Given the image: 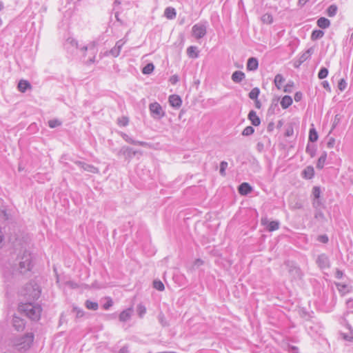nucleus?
<instances>
[{"label":"nucleus","mask_w":353,"mask_h":353,"mask_svg":"<svg viewBox=\"0 0 353 353\" xmlns=\"http://www.w3.org/2000/svg\"><path fill=\"white\" fill-rule=\"evenodd\" d=\"M34 340V335L32 333H28L21 339V342L17 344L19 349H28Z\"/></svg>","instance_id":"8"},{"label":"nucleus","mask_w":353,"mask_h":353,"mask_svg":"<svg viewBox=\"0 0 353 353\" xmlns=\"http://www.w3.org/2000/svg\"><path fill=\"white\" fill-rule=\"evenodd\" d=\"M290 207L293 210L301 209L303 208V204L299 200L295 199L290 203Z\"/></svg>","instance_id":"40"},{"label":"nucleus","mask_w":353,"mask_h":353,"mask_svg":"<svg viewBox=\"0 0 353 353\" xmlns=\"http://www.w3.org/2000/svg\"><path fill=\"white\" fill-rule=\"evenodd\" d=\"M85 306L87 309L91 310H97L98 309L99 305L97 302H94L90 300H87L85 302Z\"/></svg>","instance_id":"37"},{"label":"nucleus","mask_w":353,"mask_h":353,"mask_svg":"<svg viewBox=\"0 0 353 353\" xmlns=\"http://www.w3.org/2000/svg\"><path fill=\"white\" fill-rule=\"evenodd\" d=\"M123 43L121 40L117 42L114 48H112V56L117 57L120 53L121 48Z\"/></svg>","instance_id":"32"},{"label":"nucleus","mask_w":353,"mask_h":353,"mask_svg":"<svg viewBox=\"0 0 353 353\" xmlns=\"http://www.w3.org/2000/svg\"><path fill=\"white\" fill-rule=\"evenodd\" d=\"M153 287L159 291H163L165 289L163 283L159 280L153 281Z\"/></svg>","instance_id":"46"},{"label":"nucleus","mask_w":353,"mask_h":353,"mask_svg":"<svg viewBox=\"0 0 353 353\" xmlns=\"http://www.w3.org/2000/svg\"><path fill=\"white\" fill-rule=\"evenodd\" d=\"M328 70L325 68V67H323L320 69L319 73H318V77L319 79H323L325 78H326L328 75Z\"/></svg>","instance_id":"42"},{"label":"nucleus","mask_w":353,"mask_h":353,"mask_svg":"<svg viewBox=\"0 0 353 353\" xmlns=\"http://www.w3.org/2000/svg\"><path fill=\"white\" fill-rule=\"evenodd\" d=\"M74 163L77 166H79L82 170L92 173H95L97 172V168H96L92 165L87 164L85 162L77 161L74 162Z\"/></svg>","instance_id":"13"},{"label":"nucleus","mask_w":353,"mask_h":353,"mask_svg":"<svg viewBox=\"0 0 353 353\" xmlns=\"http://www.w3.org/2000/svg\"><path fill=\"white\" fill-rule=\"evenodd\" d=\"M294 85L293 81H289L284 87L283 92L290 93Z\"/></svg>","instance_id":"52"},{"label":"nucleus","mask_w":353,"mask_h":353,"mask_svg":"<svg viewBox=\"0 0 353 353\" xmlns=\"http://www.w3.org/2000/svg\"><path fill=\"white\" fill-rule=\"evenodd\" d=\"M302 175L305 179H312L314 175V170L313 167L307 166L305 169H304L303 170Z\"/></svg>","instance_id":"29"},{"label":"nucleus","mask_w":353,"mask_h":353,"mask_svg":"<svg viewBox=\"0 0 353 353\" xmlns=\"http://www.w3.org/2000/svg\"><path fill=\"white\" fill-rule=\"evenodd\" d=\"M303 98V94L301 92H296L294 94V99L295 101L299 102Z\"/></svg>","instance_id":"56"},{"label":"nucleus","mask_w":353,"mask_h":353,"mask_svg":"<svg viewBox=\"0 0 353 353\" xmlns=\"http://www.w3.org/2000/svg\"><path fill=\"white\" fill-rule=\"evenodd\" d=\"M65 45L68 46V48H69L70 46L77 49L79 48L78 42L73 38H68L66 40Z\"/></svg>","instance_id":"45"},{"label":"nucleus","mask_w":353,"mask_h":353,"mask_svg":"<svg viewBox=\"0 0 353 353\" xmlns=\"http://www.w3.org/2000/svg\"><path fill=\"white\" fill-rule=\"evenodd\" d=\"M32 85L29 81L21 79L19 81L17 88L21 92H25L27 90L31 89Z\"/></svg>","instance_id":"22"},{"label":"nucleus","mask_w":353,"mask_h":353,"mask_svg":"<svg viewBox=\"0 0 353 353\" xmlns=\"http://www.w3.org/2000/svg\"><path fill=\"white\" fill-rule=\"evenodd\" d=\"M336 286H337V288H338L339 291L343 295H344L345 294H346V293L350 292L349 288H348V286L347 285L338 283V284H336Z\"/></svg>","instance_id":"44"},{"label":"nucleus","mask_w":353,"mask_h":353,"mask_svg":"<svg viewBox=\"0 0 353 353\" xmlns=\"http://www.w3.org/2000/svg\"><path fill=\"white\" fill-rule=\"evenodd\" d=\"M119 353H128L127 346H123L122 348H121Z\"/></svg>","instance_id":"64"},{"label":"nucleus","mask_w":353,"mask_h":353,"mask_svg":"<svg viewBox=\"0 0 353 353\" xmlns=\"http://www.w3.org/2000/svg\"><path fill=\"white\" fill-rule=\"evenodd\" d=\"M207 33V26L204 23H196L192 28V36L196 39L203 38Z\"/></svg>","instance_id":"7"},{"label":"nucleus","mask_w":353,"mask_h":353,"mask_svg":"<svg viewBox=\"0 0 353 353\" xmlns=\"http://www.w3.org/2000/svg\"><path fill=\"white\" fill-rule=\"evenodd\" d=\"M164 16L168 19H173L176 16V10L172 7H168L164 11Z\"/></svg>","instance_id":"28"},{"label":"nucleus","mask_w":353,"mask_h":353,"mask_svg":"<svg viewBox=\"0 0 353 353\" xmlns=\"http://www.w3.org/2000/svg\"><path fill=\"white\" fill-rule=\"evenodd\" d=\"M327 159V152L325 151L323 152L321 156L319 157L317 163H316V168L318 170H322L324 168L325 161Z\"/></svg>","instance_id":"23"},{"label":"nucleus","mask_w":353,"mask_h":353,"mask_svg":"<svg viewBox=\"0 0 353 353\" xmlns=\"http://www.w3.org/2000/svg\"><path fill=\"white\" fill-rule=\"evenodd\" d=\"M12 324L16 330L21 331L23 330V329L25 327V323L23 319H21L20 317L14 316L12 319Z\"/></svg>","instance_id":"19"},{"label":"nucleus","mask_w":353,"mask_h":353,"mask_svg":"<svg viewBox=\"0 0 353 353\" xmlns=\"http://www.w3.org/2000/svg\"><path fill=\"white\" fill-rule=\"evenodd\" d=\"M154 70V65L153 63H150L146 64L142 69V72L144 74H151Z\"/></svg>","instance_id":"36"},{"label":"nucleus","mask_w":353,"mask_h":353,"mask_svg":"<svg viewBox=\"0 0 353 353\" xmlns=\"http://www.w3.org/2000/svg\"><path fill=\"white\" fill-rule=\"evenodd\" d=\"M347 87V83L344 79H340V81L338 83V88L341 91L345 90V89Z\"/></svg>","instance_id":"51"},{"label":"nucleus","mask_w":353,"mask_h":353,"mask_svg":"<svg viewBox=\"0 0 353 353\" xmlns=\"http://www.w3.org/2000/svg\"><path fill=\"white\" fill-rule=\"evenodd\" d=\"M19 310L31 320L38 321L40 319L41 307L39 305H33L30 303L21 304L19 306Z\"/></svg>","instance_id":"1"},{"label":"nucleus","mask_w":353,"mask_h":353,"mask_svg":"<svg viewBox=\"0 0 353 353\" xmlns=\"http://www.w3.org/2000/svg\"><path fill=\"white\" fill-rule=\"evenodd\" d=\"M41 290L37 283H30L24 288L23 295L27 296L30 300H37L39 298Z\"/></svg>","instance_id":"3"},{"label":"nucleus","mask_w":353,"mask_h":353,"mask_svg":"<svg viewBox=\"0 0 353 353\" xmlns=\"http://www.w3.org/2000/svg\"><path fill=\"white\" fill-rule=\"evenodd\" d=\"M293 133H294V129L292 126H289L286 130H285V137H291L293 135Z\"/></svg>","instance_id":"54"},{"label":"nucleus","mask_w":353,"mask_h":353,"mask_svg":"<svg viewBox=\"0 0 353 353\" xmlns=\"http://www.w3.org/2000/svg\"><path fill=\"white\" fill-rule=\"evenodd\" d=\"M89 50L90 52L91 53V54L92 55V57L89 58L86 61L87 63H92L94 62V53H95V50H94V45H92L91 46L89 47V48L87 47V46H83V48H81V51H86Z\"/></svg>","instance_id":"27"},{"label":"nucleus","mask_w":353,"mask_h":353,"mask_svg":"<svg viewBox=\"0 0 353 353\" xmlns=\"http://www.w3.org/2000/svg\"><path fill=\"white\" fill-rule=\"evenodd\" d=\"M308 59H309V57H307V55H306L305 52L303 53L299 59V65H301L303 62H305Z\"/></svg>","instance_id":"53"},{"label":"nucleus","mask_w":353,"mask_h":353,"mask_svg":"<svg viewBox=\"0 0 353 353\" xmlns=\"http://www.w3.org/2000/svg\"><path fill=\"white\" fill-rule=\"evenodd\" d=\"M259 68V61L255 57H250L248 59L246 65V69L248 71H255Z\"/></svg>","instance_id":"18"},{"label":"nucleus","mask_w":353,"mask_h":353,"mask_svg":"<svg viewBox=\"0 0 353 353\" xmlns=\"http://www.w3.org/2000/svg\"><path fill=\"white\" fill-rule=\"evenodd\" d=\"M187 54L189 57L195 59L199 57V51L197 49V47L191 46L187 49Z\"/></svg>","instance_id":"25"},{"label":"nucleus","mask_w":353,"mask_h":353,"mask_svg":"<svg viewBox=\"0 0 353 353\" xmlns=\"http://www.w3.org/2000/svg\"><path fill=\"white\" fill-rule=\"evenodd\" d=\"M285 81V79L281 74H277L274 77V84L277 89L280 90L281 88L282 83Z\"/></svg>","instance_id":"31"},{"label":"nucleus","mask_w":353,"mask_h":353,"mask_svg":"<svg viewBox=\"0 0 353 353\" xmlns=\"http://www.w3.org/2000/svg\"><path fill=\"white\" fill-rule=\"evenodd\" d=\"M73 310L74 312H76V316L77 317L79 318V317H82L84 314V312L83 310H80V309H78L77 307H74Z\"/></svg>","instance_id":"58"},{"label":"nucleus","mask_w":353,"mask_h":353,"mask_svg":"<svg viewBox=\"0 0 353 353\" xmlns=\"http://www.w3.org/2000/svg\"><path fill=\"white\" fill-rule=\"evenodd\" d=\"M261 20L265 23L271 24L273 22V17L269 13H265L261 17Z\"/></svg>","instance_id":"41"},{"label":"nucleus","mask_w":353,"mask_h":353,"mask_svg":"<svg viewBox=\"0 0 353 353\" xmlns=\"http://www.w3.org/2000/svg\"><path fill=\"white\" fill-rule=\"evenodd\" d=\"M137 152V150L130 147H123L119 151V153L122 154L126 159L133 158Z\"/></svg>","instance_id":"14"},{"label":"nucleus","mask_w":353,"mask_h":353,"mask_svg":"<svg viewBox=\"0 0 353 353\" xmlns=\"http://www.w3.org/2000/svg\"><path fill=\"white\" fill-rule=\"evenodd\" d=\"M168 101L170 105L175 109H179L182 105V99L180 96L177 94L170 95Z\"/></svg>","instance_id":"9"},{"label":"nucleus","mask_w":353,"mask_h":353,"mask_svg":"<svg viewBox=\"0 0 353 353\" xmlns=\"http://www.w3.org/2000/svg\"><path fill=\"white\" fill-rule=\"evenodd\" d=\"M337 6L334 4L330 6L327 9V14L329 17H332L336 14Z\"/></svg>","instance_id":"39"},{"label":"nucleus","mask_w":353,"mask_h":353,"mask_svg":"<svg viewBox=\"0 0 353 353\" xmlns=\"http://www.w3.org/2000/svg\"><path fill=\"white\" fill-rule=\"evenodd\" d=\"M132 313H133V310L132 307H129V308L123 310L119 314V320L122 322H125V321H128L130 319Z\"/></svg>","instance_id":"20"},{"label":"nucleus","mask_w":353,"mask_h":353,"mask_svg":"<svg viewBox=\"0 0 353 353\" xmlns=\"http://www.w3.org/2000/svg\"><path fill=\"white\" fill-rule=\"evenodd\" d=\"M248 119L254 126H259L261 124L260 118L257 116L256 112L253 110H250L248 113Z\"/></svg>","instance_id":"17"},{"label":"nucleus","mask_w":353,"mask_h":353,"mask_svg":"<svg viewBox=\"0 0 353 353\" xmlns=\"http://www.w3.org/2000/svg\"><path fill=\"white\" fill-rule=\"evenodd\" d=\"M130 119L127 116H122L121 117L117 118V124L119 127H125L128 125Z\"/></svg>","instance_id":"30"},{"label":"nucleus","mask_w":353,"mask_h":353,"mask_svg":"<svg viewBox=\"0 0 353 353\" xmlns=\"http://www.w3.org/2000/svg\"><path fill=\"white\" fill-rule=\"evenodd\" d=\"M324 35V32L321 30H314L311 34V39L315 41L322 38Z\"/></svg>","instance_id":"34"},{"label":"nucleus","mask_w":353,"mask_h":353,"mask_svg":"<svg viewBox=\"0 0 353 353\" xmlns=\"http://www.w3.org/2000/svg\"><path fill=\"white\" fill-rule=\"evenodd\" d=\"M322 86L328 92H331V88L327 81H323L322 82Z\"/></svg>","instance_id":"60"},{"label":"nucleus","mask_w":353,"mask_h":353,"mask_svg":"<svg viewBox=\"0 0 353 353\" xmlns=\"http://www.w3.org/2000/svg\"><path fill=\"white\" fill-rule=\"evenodd\" d=\"M149 110L151 117L155 120H160L165 116V112L161 105L157 102L150 103Z\"/></svg>","instance_id":"4"},{"label":"nucleus","mask_w":353,"mask_h":353,"mask_svg":"<svg viewBox=\"0 0 353 353\" xmlns=\"http://www.w3.org/2000/svg\"><path fill=\"white\" fill-rule=\"evenodd\" d=\"M228 167V163L225 161H223L220 163V174L221 176H225V170Z\"/></svg>","instance_id":"49"},{"label":"nucleus","mask_w":353,"mask_h":353,"mask_svg":"<svg viewBox=\"0 0 353 353\" xmlns=\"http://www.w3.org/2000/svg\"><path fill=\"white\" fill-rule=\"evenodd\" d=\"M321 188L319 186H314L312 189V195H313V206L316 210H320L322 208H324L323 199L321 197Z\"/></svg>","instance_id":"5"},{"label":"nucleus","mask_w":353,"mask_h":353,"mask_svg":"<svg viewBox=\"0 0 353 353\" xmlns=\"http://www.w3.org/2000/svg\"><path fill=\"white\" fill-rule=\"evenodd\" d=\"M292 97L289 95H285L281 101V105L283 109H287L292 105Z\"/></svg>","instance_id":"26"},{"label":"nucleus","mask_w":353,"mask_h":353,"mask_svg":"<svg viewBox=\"0 0 353 353\" xmlns=\"http://www.w3.org/2000/svg\"><path fill=\"white\" fill-rule=\"evenodd\" d=\"M203 264V261H202L201 259H197L194 261V264H193V266L194 267H196V268H199L200 267L201 265H202Z\"/></svg>","instance_id":"61"},{"label":"nucleus","mask_w":353,"mask_h":353,"mask_svg":"<svg viewBox=\"0 0 353 353\" xmlns=\"http://www.w3.org/2000/svg\"><path fill=\"white\" fill-rule=\"evenodd\" d=\"M316 263L321 269H325L330 267V262L327 256L322 254L316 259Z\"/></svg>","instance_id":"11"},{"label":"nucleus","mask_w":353,"mask_h":353,"mask_svg":"<svg viewBox=\"0 0 353 353\" xmlns=\"http://www.w3.org/2000/svg\"><path fill=\"white\" fill-rule=\"evenodd\" d=\"M158 319H159V323H161V325L163 327H166V326H168V323L165 319V317L164 316V314L161 312L159 316H158Z\"/></svg>","instance_id":"48"},{"label":"nucleus","mask_w":353,"mask_h":353,"mask_svg":"<svg viewBox=\"0 0 353 353\" xmlns=\"http://www.w3.org/2000/svg\"><path fill=\"white\" fill-rule=\"evenodd\" d=\"M137 312L139 316L141 318L146 312V308L141 304L137 306Z\"/></svg>","instance_id":"50"},{"label":"nucleus","mask_w":353,"mask_h":353,"mask_svg":"<svg viewBox=\"0 0 353 353\" xmlns=\"http://www.w3.org/2000/svg\"><path fill=\"white\" fill-rule=\"evenodd\" d=\"M254 132V128L252 126H247L245 127L243 132L242 135L245 137L250 136Z\"/></svg>","instance_id":"43"},{"label":"nucleus","mask_w":353,"mask_h":353,"mask_svg":"<svg viewBox=\"0 0 353 353\" xmlns=\"http://www.w3.org/2000/svg\"><path fill=\"white\" fill-rule=\"evenodd\" d=\"M318 138L319 135L315 128H310L309 131V141L314 143L318 140Z\"/></svg>","instance_id":"33"},{"label":"nucleus","mask_w":353,"mask_h":353,"mask_svg":"<svg viewBox=\"0 0 353 353\" xmlns=\"http://www.w3.org/2000/svg\"><path fill=\"white\" fill-rule=\"evenodd\" d=\"M274 122H270L268 125V127H267V130L268 132H272L274 130Z\"/></svg>","instance_id":"62"},{"label":"nucleus","mask_w":353,"mask_h":353,"mask_svg":"<svg viewBox=\"0 0 353 353\" xmlns=\"http://www.w3.org/2000/svg\"><path fill=\"white\" fill-rule=\"evenodd\" d=\"M310 0H299L298 6L300 7L304 6Z\"/></svg>","instance_id":"63"},{"label":"nucleus","mask_w":353,"mask_h":353,"mask_svg":"<svg viewBox=\"0 0 353 353\" xmlns=\"http://www.w3.org/2000/svg\"><path fill=\"white\" fill-rule=\"evenodd\" d=\"M317 240L320 241L321 243H327L328 241V237L327 235H320L318 236Z\"/></svg>","instance_id":"55"},{"label":"nucleus","mask_w":353,"mask_h":353,"mask_svg":"<svg viewBox=\"0 0 353 353\" xmlns=\"http://www.w3.org/2000/svg\"><path fill=\"white\" fill-rule=\"evenodd\" d=\"M238 191L241 195L245 196L252 191V188L248 183L244 182L239 185Z\"/></svg>","instance_id":"16"},{"label":"nucleus","mask_w":353,"mask_h":353,"mask_svg":"<svg viewBox=\"0 0 353 353\" xmlns=\"http://www.w3.org/2000/svg\"><path fill=\"white\" fill-rule=\"evenodd\" d=\"M305 151L311 157H314L316 155V148L314 145L307 143Z\"/></svg>","instance_id":"38"},{"label":"nucleus","mask_w":353,"mask_h":353,"mask_svg":"<svg viewBox=\"0 0 353 353\" xmlns=\"http://www.w3.org/2000/svg\"><path fill=\"white\" fill-rule=\"evenodd\" d=\"M61 125V122L58 119H52L48 121V125L51 128H54Z\"/></svg>","instance_id":"47"},{"label":"nucleus","mask_w":353,"mask_h":353,"mask_svg":"<svg viewBox=\"0 0 353 353\" xmlns=\"http://www.w3.org/2000/svg\"><path fill=\"white\" fill-rule=\"evenodd\" d=\"M260 94V90L259 88L256 87L251 90V91L248 94V97L252 100H256L258 99L259 95Z\"/></svg>","instance_id":"35"},{"label":"nucleus","mask_w":353,"mask_h":353,"mask_svg":"<svg viewBox=\"0 0 353 353\" xmlns=\"http://www.w3.org/2000/svg\"><path fill=\"white\" fill-rule=\"evenodd\" d=\"M317 26L323 29L327 28L330 26V21L325 17H320L316 21Z\"/></svg>","instance_id":"24"},{"label":"nucleus","mask_w":353,"mask_h":353,"mask_svg":"<svg viewBox=\"0 0 353 353\" xmlns=\"http://www.w3.org/2000/svg\"><path fill=\"white\" fill-rule=\"evenodd\" d=\"M285 265L288 268V272L293 279H301L302 274L300 268L293 261H286Z\"/></svg>","instance_id":"6"},{"label":"nucleus","mask_w":353,"mask_h":353,"mask_svg":"<svg viewBox=\"0 0 353 353\" xmlns=\"http://www.w3.org/2000/svg\"><path fill=\"white\" fill-rule=\"evenodd\" d=\"M261 223L263 225H265L267 230L270 232L279 229V222L278 221H269L267 219H262Z\"/></svg>","instance_id":"10"},{"label":"nucleus","mask_w":353,"mask_h":353,"mask_svg":"<svg viewBox=\"0 0 353 353\" xmlns=\"http://www.w3.org/2000/svg\"><path fill=\"white\" fill-rule=\"evenodd\" d=\"M121 136L125 140V141H127L128 143H129L130 144L140 145V146H143V147H149L150 146V143L145 142V141L133 140L132 138L129 137L128 135H127L125 133H122Z\"/></svg>","instance_id":"15"},{"label":"nucleus","mask_w":353,"mask_h":353,"mask_svg":"<svg viewBox=\"0 0 353 353\" xmlns=\"http://www.w3.org/2000/svg\"><path fill=\"white\" fill-rule=\"evenodd\" d=\"M179 77L177 75H173L170 77V82L174 85L176 84L178 81H179Z\"/></svg>","instance_id":"59"},{"label":"nucleus","mask_w":353,"mask_h":353,"mask_svg":"<svg viewBox=\"0 0 353 353\" xmlns=\"http://www.w3.org/2000/svg\"><path fill=\"white\" fill-rule=\"evenodd\" d=\"M341 117L339 114H336L333 121L332 128H335L337 124L340 122Z\"/></svg>","instance_id":"57"},{"label":"nucleus","mask_w":353,"mask_h":353,"mask_svg":"<svg viewBox=\"0 0 353 353\" xmlns=\"http://www.w3.org/2000/svg\"><path fill=\"white\" fill-rule=\"evenodd\" d=\"M19 271L21 274H25L26 272L31 270L32 256L30 252L24 251L23 254L19 256Z\"/></svg>","instance_id":"2"},{"label":"nucleus","mask_w":353,"mask_h":353,"mask_svg":"<svg viewBox=\"0 0 353 353\" xmlns=\"http://www.w3.org/2000/svg\"><path fill=\"white\" fill-rule=\"evenodd\" d=\"M245 74L242 71L236 70L232 74V80L236 83H241L245 79Z\"/></svg>","instance_id":"21"},{"label":"nucleus","mask_w":353,"mask_h":353,"mask_svg":"<svg viewBox=\"0 0 353 353\" xmlns=\"http://www.w3.org/2000/svg\"><path fill=\"white\" fill-rule=\"evenodd\" d=\"M279 99H273L271 101L270 105L268 110V115H273L278 113L280 111L279 107Z\"/></svg>","instance_id":"12"}]
</instances>
